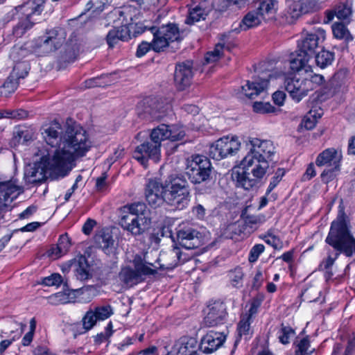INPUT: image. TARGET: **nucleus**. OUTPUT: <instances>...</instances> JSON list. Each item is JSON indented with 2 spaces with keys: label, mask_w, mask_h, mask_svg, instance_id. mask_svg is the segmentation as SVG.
Segmentation results:
<instances>
[{
  "label": "nucleus",
  "mask_w": 355,
  "mask_h": 355,
  "mask_svg": "<svg viewBox=\"0 0 355 355\" xmlns=\"http://www.w3.org/2000/svg\"><path fill=\"white\" fill-rule=\"evenodd\" d=\"M92 146V141L86 130L76 123H67L58 147L52 153L50 166L68 173L73 168L76 159L85 156Z\"/></svg>",
  "instance_id": "1"
},
{
  "label": "nucleus",
  "mask_w": 355,
  "mask_h": 355,
  "mask_svg": "<svg viewBox=\"0 0 355 355\" xmlns=\"http://www.w3.org/2000/svg\"><path fill=\"white\" fill-rule=\"evenodd\" d=\"M146 199L155 208L164 203L178 209L187 207L191 200L190 187L182 175H170L164 182L150 179L146 186Z\"/></svg>",
  "instance_id": "2"
},
{
  "label": "nucleus",
  "mask_w": 355,
  "mask_h": 355,
  "mask_svg": "<svg viewBox=\"0 0 355 355\" xmlns=\"http://www.w3.org/2000/svg\"><path fill=\"white\" fill-rule=\"evenodd\" d=\"M326 242L336 252L334 255L329 252L328 257L320 264V269L329 272L331 266L338 259L340 253L350 257L355 253V239L350 233L346 220V216L343 207L340 205L337 218L333 221Z\"/></svg>",
  "instance_id": "3"
},
{
  "label": "nucleus",
  "mask_w": 355,
  "mask_h": 355,
  "mask_svg": "<svg viewBox=\"0 0 355 355\" xmlns=\"http://www.w3.org/2000/svg\"><path fill=\"white\" fill-rule=\"evenodd\" d=\"M268 62L260 63L255 68L256 75L252 81L248 80L246 85L248 89H267L277 87V89H300L301 85L298 80L286 77L285 73L274 71Z\"/></svg>",
  "instance_id": "4"
},
{
  "label": "nucleus",
  "mask_w": 355,
  "mask_h": 355,
  "mask_svg": "<svg viewBox=\"0 0 355 355\" xmlns=\"http://www.w3.org/2000/svg\"><path fill=\"white\" fill-rule=\"evenodd\" d=\"M271 162L245 156L241 162L239 170L232 176L237 187L250 190L263 179L270 170Z\"/></svg>",
  "instance_id": "5"
},
{
  "label": "nucleus",
  "mask_w": 355,
  "mask_h": 355,
  "mask_svg": "<svg viewBox=\"0 0 355 355\" xmlns=\"http://www.w3.org/2000/svg\"><path fill=\"white\" fill-rule=\"evenodd\" d=\"M325 36V31L322 28H318L315 33H307L298 42L297 55H292L290 60V68L293 72L302 70L307 72L309 70L310 66L308 65L309 59L314 54L319 42L324 40Z\"/></svg>",
  "instance_id": "6"
},
{
  "label": "nucleus",
  "mask_w": 355,
  "mask_h": 355,
  "mask_svg": "<svg viewBox=\"0 0 355 355\" xmlns=\"http://www.w3.org/2000/svg\"><path fill=\"white\" fill-rule=\"evenodd\" d=\"M211 171V162L206 156L195 155L187 160L185 173L190 182L194 184L210 180Z\"/></svg>",
  "instance_id": "7"
},
{
  "label": "nucleus",
  "mask_w": 355,
  "mask_h": 355,
  "mask_svg": "<svg viewBox=\"0 0 355 355\" xmlns=\"http://www.w3.org/2000/svg\"><path fill=\"white\" fill-rule=\"evenodd\" d=\"M256 9L248 12L239 22V27L234 31L236 33L247 31L259 26L265 19L266 14H271L275 10L276 0H260L255 3Z\"/></svg>",
  "instance_id": "8"
},
{
  "label": "nucleus",
  "mask_w": 355,
  "mask_h": 355,
  "mask_svg": "<svg viewBox=\"0 0 355 355\" xmlns=\"http://www.w3.org/2000/svg\"><path fill=\"white\" fill-rule=\"evenodd\" d=\"M342 155L334 148H328L320 153L315 160L318 166H327L329 168L324 169L321 174L323 181L328 182L331 180L340 171Z\"/></svg>",
  "instance_id": "9"
},
{
  "label": "nucleus",
  "mask_w": 355,
  "mask_h": 355,
  "mask_svg": "<svg viewBox=\"0 0 355 355\" xmlns=\"http://www.w3.org/2000/svg\"><path fill=\"white\" fill-rule=\"evenodd\" d=\"M52 157V153H49L47 156L42 157L40 162L35 163L33 166H29L25 169L24 178L29 184L42 182L46 178L47 171H52L57 175L64 176L67 172L60 171L53 168L50 166V159Z\"/></svg>",
  "instance_id": "10"
},
{
  "label": "nucleus",
  "mask_w": 355,
  "mask_h": 355,
  "mask_svg": "<svg viewBox=\"0 0 355 355\" xmlns=\"http://www.w3.org/2000/svg\"><path fill=\"white\" fill-rule=\"evenodd\" d=\"M44 3V0H32L19 7V11L26 16V18L20 21L14 28L13 33L17 37H21L26 30L32 27L33 23L31 21V18L34 15L41 14Z\"/></svg>",
  "instance_id": "11"
},
{
  "label": "nucleus",
  "mask_w": 355,
  "mask_h": 355,
  "mask_svg": "<svg viewBox=\"0 0 355 355\" xmlns=\"http://www.w3.org/2000/svg\"><path fill=\"white\" fill-rule=\"evenodd\" d=\"M241 148L239 138L225 137L218 139L209 148V155L213 159L219 160L229 155L236 154Z\"/></svg>",
  "instance_id": "12"
},
{
  "label": "nucleus",
  "mask_w": 355,
  "mask_h": 355,
  "mask_svg": "<svg viewBox=\"0 0 355 355\" xmlns=\"http://www.w3.org/2000/svg\"><path fill=\"white\" fill-rule=\"evenodd\" d=\"M248 152L245 156L272 162L275 153V147L270 140H262L250 137L247 143Z\"/></svg>",
  "instance_id": "13"
},
{
  "label": "nucleus",
  "mask_w": 355,
  "mask_h": 355,
  "mask_svg": "<svg viewBox=\"0 0 355 355\" xmlns=\"http://www.w3.org/2000/svg\"><path fill=\"white\" fill-rule=\"evenodd\" d=\"M24 189L15 180L0 182V217L8 210L14 199L23 193Z\"/></svg>",
  "instance_id": "14"
},
{
  "label": "nucleus",
  "mask_w": 355,
  "mask_h": 355,
  "mask_svg": "<svg viewBox=\"0 0 355 355\" xmlns=\"http://www.w3.org/2000/svg\"><path fill=\"white\" fill-rule=\"evenodd\" d=\"M316 0H299L291 2L285 12L288 23L293 24L302 15L313 12L317 8Z\"/></svg>",
  "instance_id": "15"
},
{
  "label": "nucleus",
  "mask_w": 355,
  "mask_h": 355,
  "mask_svg": "<svg viewBox=\"0 0 355 355\" xmlns=\"http://www.w3.org/2000/svg\"><path fill=\"white\" fill-rule=\"evenodd\" d=\"M133 158L144 167L147 166L148 160L152 159L157 162L160 158V148L157 144L147 141L137 146L133 153Z\"/></svg>",
  "instance_id": "16"
},
{
  "label": "nucleus",
  "mask_w": 355,
  "mask_h": 355,
  "mask_svg": "<svg viewBox=\"0 0 355 355\" xmlns=\"http://www.w3.org/2000/svg\"><path fill=\"white\" fill-rule=\"evenodd\" d=\"M120 225L132 235L138 236L146 231L150 225V218L141 216H121Z\"/></svg>",
  "instance_id": "17"
},
{
  "label": "nucleus",
  "mask_w": 355,
  "mask_h": 355,
  "mask_svg": "<svg viewBox=\"0 0 355 355\" xmlns=\"http://www.w3.org/2000/svg\"><path fill=\"white\" fill-rule=\"evenodd\" d=\"M213 9L212 1L201 0L198 5L189 9L188 15L184 22L188 25H193L196 22L205 20Z\"/></svg>",
  "instance_id": "18"
},
{
  "label": "nucleus",
  "mask_w": 355,
  "mask_h": 355,
  "mask_svg": "<svg viewBox=\"0 0 355 355\" xmlns=\"http://www.w3.org/2000/svg\"><path fill=\"white\" fill-rule=\"evenodd\" d=\"M31 69L28 62H19L15 64L10 75L3 83V87L5 88H17L22 84L21 82L27 76Z\"/></svg>",
  "instance_id": "19"
},
{
  "label": "nucleus",
  "mask_w": 355,
  "mask_h": 355,
  "mask_svg": "<svg viewBox=\"0 0 355 355\" xmlns=\"http://www.w3.org/2000/svg\"><path fill=\"white\" fill-rule=\"evenodd\" d=\"M225 316V305L221 302H215L208 305L204 324L207 327L216 326L223 322Z\"/></svg>",
  "instance_id": "20"
},
{
  "label": "nucleus",
  "mask_w": 355,
  "mask_h": 355,
  "mask_svg": "<svg viewBox=\"0 0 355 355\" xmlns=\"http://www.w3.org/2000/svg\"><path fill=\"white\" fill-rule=\"evenodd\" d=\"M177 239L179 244L187 250L195 249L202 245L200 233L191 228L179 230Z\"/></svg>",
  "instance_id": "21"
},
{
  "label": "nucleus",
  "mask_w": 355,
  "mask_h": 355,
  "mask_svg": "<svg viewBox=\"0 0 355 355\" xmlns=\"http://www.w3.org/2000/svg\"><path fill=\"white\" fill-rule=\"evenodd\" d=\"M164 263L159 264V268L171 270L179 264H182L189 259V256L184 254L179 248L174 247L168 252L162 254Z\"/></svg>",
  "instance_id": "22"
},
{
  "label": "nucleus",
  "mask_w": 355,
  "mask_h": 355,
  "mask_svg": "<svg viewBox=\"0 0 355 355\" xmlns=\"http://www.w3.org/2000/svg\"><path fill=\"white\" fill-rule=\"evenodd\" d=\"M225 340L223 334L210 331L201 339L200 349L205 354L212 353L223 345Z\"/></svg>",
  "instance_id": "23"
},
{
  "label": "nucleus",
  "mask_w": 355,
  "mask_h": 355,
  "mask_svg": "<svg viewBox=\"0 0 355 355\" xmlns=\"http://www.w3.org/2000/svg\"><path fill=\"white\" fill-rule=\"evenodd\" d=\"M197 340L192 337H182L178 340L169 352L171 355H196Z\"/></svg>",
  "instance_id": "24"
},
{
  "label": "nucleus",
  "mask_w": 355,
  "mask_h": 355,
  "mask_svg": "<svg viewBox=\"0 0 355 355\" xmlns=\"http://www.w3.org/2000/svg\"><path fill=\"white\" fill-rule=\"evenodd\" d=\"M94 239L96 245L101 248L105 254H110L114 252L115 241L110 230L102 229L99 230L96 233Z\"/></svg>",
  "instance_id": "25"
},
{
  "label": "nucleus",
  "mask_w": 355,
  "mask_h": 355,
  "mask_svg": "<svg viewBox=\"0 0 355 355\" xmlns=\"http://www.w3.org/2000/svg\"><path fill=\"white\" fill-rule=\"evenodd\" d=\"M192 62L187 60L175 67L174 80L177 85L189 87L193 76Z\"/></svg>",
  "instance_id": "26"
},
{
  "label": "nucleus",
  "mask_w": 355,
  "mask_h": 355,
  "mask_svg": "<svg viewBox=\"0 0 355 355\" xmlns=\"http://www.w3.org/2000/svg\"><path fill=\"white\" fill-rule=\"evenodd\" d=\"M352 15V3L350 1L341 3L336 6L334 10L328 11L327 12V22L331 21L334 16L338 19L343 20L346 22H349Z\"/></svg>",
  "instance_id": "27"
},
{
  "label": "nucleus",
  "mask_w": 355,
  "mask_h": 355,
  "mask_svg": "<svg viewBox=\"0 0 355 355\" xmlns=\"http://www.w3.org/2000/svg\"><path fill=\"white\" fill-rule=\"evenodd\" d=\"M132 263L135 272H138L141 278L143 275L156 273L157 269L158 268V266H155L154 263L146 261V255L142 257L141 255L136 254L132 260Z\"/></svg>",
  "instance_id": "28"
},
{
  "label": "nucleus",
  "mask_w": 355,
  "mask_h": 355,
  "mask_svg": "<svg viewBox=\"0 0 355 355\" xmlns=\"http://www.w3.org/2000/svg\"><path fill=\"white\" fill-rule=\"evenodd\" d=\"M79 51V45L76 42L71 40L67 42L63 50L61 51V55L59 58V67L63 68L65 67V64L71 63L73 62Z\"/></svg>",
  "instance_id": "29"
},
{
  "label": "nucleus",
  "mask_w": 355,
  "mask_h": 355,
  "mask_svg": "<svg viewBox=\"0 0 355 355\" xmlns=\"http://www.w3.org/2000/svg\"><path fill=\"white\" fill-rule=\"evenodd\" d=\"M64 132V128H62L61 124L54 120L44 129V138L48 144L53 146L55 144H58V139H60Z\"/></svg>",
  "instance_id": "30"
},
{
  "label": "nucleus",
  "mask_w": 355,
  "mask_h": 355,
  "mask_svg": "<svg viewBox=\"0 0 355 355\" xmlns=\"http://www.w3.org/2000/svg\"><path fill=\"white\" fill-rule=\"evenodd\" d=\"M130 31L126 26H121L110 30L106 37L110 48H113L119 41H126L130 38Z\"/></svg>",
  "instance_id": "31"
},
{
  "label": "nucleus",
  "mask_w": 355,
  "mask_h": 355,
  "mask_svg": "<svg viewBox=\"0 0 355 355\" xmlns=\"http://www.w3.org/2000/svg\"><path fill=\"white\" fill-rule=\"evenodd\" d=\"M119 277L128 287L136 285L142 281L139 274L130 266L122 268L119 274Z\"/></svg>",
  "instance_id": "32"
},
{
  "label": "nucleus",
  "mask_w": 355,
  "mask_h": 355,
  "mask_svg": "<svg viewBox=\"0 0 355 355\" xmlns=\"http://www.w3.org/2000/svg\"><path fill=\"white\" fill-rule=\"evenodd\" d=\"M257 312V307L252 305L248 312L241 315V320L238 324V332L240 336L250 334V324L253 316L256 315Z\"/></svg>",
  "instance_id": "33"
},
{
  "label": "nucleus",
  "mask_w": 355,
  "mask_h": 355,
  "mask_svg": "<svg viewBox=\"0 0 355 355\" xmlns=\"http://www.w3.org/2000/svg\"><path fill=\"white\" fill-rule=\"evenodd\" d=\"M158 30L159 34L163 35L169 42L180 40V30L175 24L163 25Z\"/></svg>",
  "instance_id": "34"
},
{
  "label": "nucleus",
  "mask_w": 355,
  "mask_h": 355,
  "mask_svg": "<svg viewBox=\"0 0 355 355\" xmlns=\"http://www.w3.org/2000/svg\"><path fill=\"white\" fill-rule=\"evenodd\" d=\"M76 267V275L77 279L83 281L89 278V265L85 257L81 255L77 257L74 261Z\"/></svg>",
  "instance_id": "35"
},
{
  "label": "nucleus",
  "mask_w": 355,
  "mask_h": 355,
  "mask_svg": "<svg viewBox=\"0 0 355 355\" xmlns=\"http://www.w3.org/2000/svg\"><path fill=\"white\" fill-rule=\"evenodd\" d=\"M124 208L128 210V214L123 215V216H141L150 218L148 216L149 210L146 204L144 202L133 203L127 207H125Z\"/></svg>",
  "instance_id": "36"
},
{
  "label": "nucleus",
  "mask_w": 355,
  "mask_h": 355,
  "mask_svg": "<svg viewBox=\"0 0 355 355\" xmlns=\"http://www.w3.org/2000/svg\"><path fill=\"white\" fill-rule=\"evenodd\" d=\"M153 35V40L151 42L152 49L155 52H160L167 47L170 42L163 36L159 34V30H156L155 27L150 28Z\"/></svg>",
  "instance_id": "37"
},
{
  "label": "nucleus",
  "mask_w": 355,
  "mask_h": 355,
  "mask_svg": "<svg viewBox=\"0 0 355 355\" xmlns=\"http://www.w3.org/2000/svg\"><path fill=\"white\" fill-rule=\"evenodd\" d=\"M168 139V125L162 124L154 128L150 134V141L155 144H157L160 148L162 141Z\"/></svg>",
  "instance_id": "38"
},
{
  "label": "nucleus",
  "mask_w": 355,
  "mask_h": 355,
  "mask_svg": "<svg viewBox=\"0 0 355 355\" xmlns=\"http://www.w3.org/2000/svg\"><path fill=\"white\" fill-rule=\"evenodd\" d=\"M224 49L230 51L231 46L230 45L226 44L225 43L217 44L214 51L208 52L205 55V60L206 63H210L217 61L222 55V52Z\"/></svg>",
  "instance_id": "39"
},
{
  "label": "nucleus",
  "mask_w": 355,
  "mask_h": 355,
  "mask_svg": "<svg viewBox=\"0 0 355 355\" xmlns=\"http://www.w3.org/2000/svg\"><path fill=\"white\" fill-rule=\"evenodd\" d=\"M62 38L58 37V32L55 30H51L46 33V35L44 37L43 45L48 46L50 51L56 50L62 43Z\"/></svg>",
  "instance_id": "40"
},
{
  "label": "nucleus",
  "mask_w": 355,
  "mask_h": 355,
  "mask_svg": "<svg viewBox=\"0 0 355 355\" xmlns=\"http://www.w3.org/2000/svg\"><path fill=\"white\" fill-rule=\"evenodd\" d=\"M334 60V54L326 50H322L315 55V62L322 69L331 64Z\"/></svg>",
  "instance_id": "41"
},
{
  "label": "nucleus",
  "mask_w": 355,
  "mask_h": 355,
  "mask_svg": "<svg viewBox=\"0 0 355 355\" xmlns=\"http://www.w3.org/2000/svg\"><path fill=\"white\" fill-rule=\"evenodd\" d=\"M321 117V113L316 112L315 110H311L304 119L301 124L307 130H311L315 126L318 121V119Z\"/></svg>",
  "instance_id": "42"
},
{
  "label": "nucleus",
  "mask_w": 355,
  "mask_h": 355,
  "mask_svg": "<svg viewBox=\"0 0 355 355\" xmlns=\"http://www.w3.org/2000/svg\"><path fill=\"white\" fill-rule=\"evenodd\" d=\"M295 355H308L314 351L311 349L310 342L307 338H303L295 342Z\"/></svg>",
  "instance_id": "43"
},
{
  "label": "nucleus",
  "mask_w": 355,
  "mask_h": 355,
  "mask_svg": "<svg viewBox=\"0 0 355 355\" xmlns=\"http://www.w3.org/2000/svg\"><path fill=\"white\" fill-rule=\"evenodd\" d=\"M334 37L339 40H352V37L345 26L341 23H336L332 26Z\"/></svg>",
  "instance_id": "44"
},
{
  "label": "nucleus",
  "mask_w": 355,
  "mask_h": 355,
  "mask_svg": "<svg viewBox=\"0 0 355 355\" xmlns=\"http://www.w3.org/2000/svg\"><path fill=\"white\" fill-rule=\"evenodd\" d=\"M229 278L231 284L236 288H240L243 286V272L241 268H236L230 271Z\"/></svg>",
  "instance_id": "45"
},
{
  "label": "nucleus",
  "mask_w": 355,
  "mask_h": 355,
  "mask_svg": "<svg viewBox=\"0 0 355 355\" xmlns=\"http://www.w3.org/2000/svg\"><path fill=\"white\" fill-rule=\"evenodd\" d=\"M105 3L102 0H89L85 6V11L91 12L94 17L104 10Z\"/></svg>",
  "instance_id": "46"
},
{
  "label": "nucleus",
  "mask_w": 355,
  "mask_h": 355,
  "mask_svg": "<svg viewBox=\"0 0 355 355\" xmlns=\"http://www.w3.org/2000/svg\"><path fill=\"white\" fill-rule=\"evenodd\" d=\"M250 91V90H245L244 93H239L238 94L239 98H241L245 101H247L248 100L254 101L257 98H259L260 99H264L267 96L266 92H265L266 90L259 89L248 92Z\"/></svg>",
  "instance_id": "47"
},
{
  "label": "nucleus",
  "mask_w": 355,
  "mask_h": 355,
  "mask_svg": "<svg viewBox=\"0 0 355 355\" xmlns=\"http://www.w3.org/2000/svg\"><path fill=\"white\" fill-rule=\"evenodd\" d=\"M185 136V132L182 128L177 125H168V138L172 141L182 140Z\"/></svg>",
  "instance_id": "48"
},
{
  "label": "nucleus",
  "mask_w": 355,
  "mask_h": 355,
  "mask_svg": "<svg viewBox=\"0 0 355 355\" xmlns=\"http://www.w3.org/2000/svg\"><path fill=\"white\" fill-rule=\"evenodd\" d=\"M94 311L98 320H105L114 313L113 309L110 305L96 306Z\"/></svg>",
  "instance_id": "49"
},
{
  "label": "nucleus",
  "mask_w": 355,
  "mask_h": 355,
  "mask_svg": "<svg viewBox=\"0 0 355 355\" xmlns=\"http://www.w3.org/2000/svg\"><path fill=\"white\" fill-rule=\"evenodd\" d=\"M265 221L266 217L263 214L248 216L245 219V225L253 230L257 229Z\"/></svg>",
  "instance_id": "50"
},
{
  "label": "nucleus",
  "mask_w": 355,
  "mask_h": 355,
  "mask_svg": "<svg viewBox=\"0 0 355 355\" xmlns=\"http://www.w3.org/2000/svg\"><path fill=\"white\" fill-rule=\"evenodd\" d=\"M252 108L254 112L259 114L270 113L275 111V108L269 103H263L261 101H255Z\"/></svg>",
  "instance_id": "51"
},
{
  "label": "nucleus",
  "mask_w": 355,
  "mask_h": 355,
  "mask_svg": "<svg viewBox=\"0 0 355 355\" xmlns=\"http://www.w3.org/2000/svg\"><path fill=\"white\" fill-rule=\"evenodd\" d=\"M98 320L94 310H89L83 319V327L86 330L91 329Z\"/></svg>",
  "instance_id": "52"
},
{
  "label": "nucleus",
  "mask_w": 355,
  "mask_h": 355,
  "mask_svg": "<svg viewBox=\"0 0 355 355\" xmlns=\"http://www.w3.org/2000/svg\"><path fill=\"white\" fill-rule=\"evenodd\" d=\"M70 247L71 241L68 235H61L57 243V249L58 248V251L65 254L69 251Z\"/></svg>",
  "instance_id": "53"
},
{
  "label": "nucleus",
  "mask_w": 355,
  "mask_h": 355,
  "mask_svg": "<svg viewBox=\"0 0 355 355\" xmlns=\"http://www.w3.org/2000/svg\"><path fill=\"white\" fill-rule=\"evenodd\" d=\"M293 329L290 327L282 326L279 336V340L283 344L289 343L291 337L294 335Z\"/></svg>",
  "instance_id": "54"
},
{
  "label": "nucleus",
  "mask_w": 355,
  "mask_h": 355,
  "mask_svg": "<svg viewBox=\"0 0 355 355\" xmlns=\"http://www.w3.org/2000/svg\"><path fill=\"white\" fill-rule=\"evenodd\" d=\"M264 241L275 249L280 250L283 248V243L279 238L270 233H268V234L264 236Z\"/></svg>",
  "instance_id": "55"
},
{
  "label": "nucleus",
  "mask_w": 355,
  "mask_h": 355,
  "mask_svg": "<svg viewBox=\"0 0 355 355\" xmlns=\"http://www.w3.org/2000/svg\"><path fill=\"white\" fill-rule=\"evenodd\" d=\"M62 282V277L60 274L54 273L51 276L44 278L42 284L47 286H59Z\"/></svg>",
  "instance_id": "56"
},
{
  "label": "nucleus",
  "mask_w": 355,
  "mask_h": 355,
  "mask_svg": "<svg viewBox=\"0 0 355 355\" xmlns=\"http://www.w3.org/2000/svg\"><path fill=\"white\" fill-rule=\"evenodd\" d=\"M285 171L283 168H278L275 172V175L272 178L269 186L267 189V193H270L281 181L282 177L284 175Z\"/></svg>",
  "instance_id": "57"
},
{
  "label": "nucleus",
  "mask_w": 355,
  "mask_h": 355,
  "mask_svg": "<svg viewBox=\"0 0 355 355\" xmlns=\"http://www.w3.org/2000/svg\"><path fill=\"white\" fill-rule=\"evenodd\" d=\"M347 76L346 70H340L336 72L331 79V85L336 87H340L343 86V82Z\"/></svg>",
  "instance_id": "58"
},
{
  "label": "nucleus",
  "mask_w": 355,
  "mask_h": 355,
  "mask_svg": "<svg viewBox=\"0 0 355 355\" xmlns=\"http://www.w3.org/2000/svg\"><path fill=\"white\" fill-rule=\"evenodd\" d=\"M264 246L262 244L255 245L250 250L248 260L252 263L257 260L259 255L264 251Z\"/></svg>",
  "instance_id": "59"
},
{
  "label": "nucleus",
  "mask_w": 355,
  "mask_h": 355,
  "mask_svg": "<svg viewBox=\"0 0 355 355\" xmlns=\"http://www.w3.org/2000/svg\"><path fill=\"white\" fill-rule=\"evenodd\" d=\"M7 118L12 119H24L28 116V112L24 110H7Z\"/></svg>",
  "instance_id": "60"
},
{
  "label": "nucleus",
  "mask_w": 355,
  "mask_h": 355,
  "mask_svg": "<svg viewBox=\"0 0 355 355\" xmlns=\"http://www.w3.org/2000/svg\"><path fill=\"white\" fill-rule=\"evenodd\" d=\"M150 49H152V44L144 41L138 46L136 55L139 58L142 57L146 55Z\"/></svg>",
  "instance_id": "61"
},
{
  "label": "nucleus",
  "mask_w": 355,
  "mask_h": 355,
  "mask_svg": "<svg viewBox=\"0 0 355 355\" xmlns=\"http://www.w3.org/2000/svg\"><path fill=\"white\" fill-rule=\"evenodd\" d=\"M16 137H18L19 142H21L22 144L26 143L33 138V133L25 130V131H19L17 132Z\"/></svg>",
  "instance_id": "62"
},
{
  "label": "nucleus",
  "mask_w": 355,
  "mask_h": 355,
  "mask_svg": "<svg viewBox=\"0 0 355 355\" xmlns=\"http://www.w3.org/2000/svg\"><path fill=\"white\" fill-rule=\"evenodd\" d=\"M286 98V94L282 90H277L272 94V99L274 103L277 105H282Z\"/></svg>",
  "instance_id": "63"
},
{
  "label": "nucleus",
  "mask_w": 355,
  "mask_h": 355,
  "mask_svg": "<svg viewBox=\"0 0 355 355\" xmlns=\"http://www.w3.org/2000/svg\"><path fill=\"white\" fill-rule=\"evenodd\" d=\"M291 97L295 101L299 102L301 99L307 95L306 90H289Z\"/></svg>",
  "instance_id": "64"
}]
</instances>
